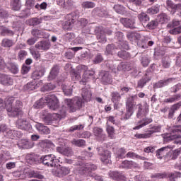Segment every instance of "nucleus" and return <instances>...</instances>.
Here are the masks:
<instances>
[{
  "label": "nucleus",
  "instance_id": "58836bf2",
  "mask_svg": "<svg viewBox=\"0 0 181 181\" xmlns=\"http://www.w3.org/2000/svg\"><path fill=\"white\" fill-rule=\"evenodd\" d=\"M160 9V6H159V4H156L147 9V13H148L149 15H156V13H159Z\"/></svg>",
  "mask_w": 181,
  "mask_h": 181
},
{
  "label": "nucleus",
  "instance_id": "0eeeda50",
  "mask_svg": "<svg viewBox=\"0 0 181 181\" xmlns=\"http://www.w3.org/2000/svg\"><path fill=\"white\" fill-rule=\"evenodd\" d=\"M135 98H137L136 95L127 98V100L126 102L127 112L124 117V119H129L132 114H134V109L136 105V103H135Z\"/></svg>",
  "mask_w": 181,
  "mask_h": 181
},
{
  "label": "nucleus",
  "instance_id": "f704fd0d",
  "mask_svg": "<svg viewBox=\"0 0 181 181\" xmlns=\"http://www.w3.org/2000/svg\"><path fill=\"white\" fill-rule=\"evenodd\" d=\"M57 176H66L70 173V169L69 167H61L57 170Z\"/></svg>",
  "mask_w": 181,
  "mask_h": 181
},
{
  "label": "nucleus",
  "instance_id": "72a5a7b5",
  "mask_svg": "<svg viewBox=\"0 0 181 181\" xmlns=\"http://www.w3.org/2000/svg\"><path fill=\"white\" fill-rule=\"evenodd\" d=\"M93 134L95 136H97L100 139H104L105 138V134H104L103 129L100 127H95L93 129Z\"/></svg>",
  "mask_w": 181,
  "mask_h": 181
},
{
  "label": "nucleus",
  "instance_id": "a19ab883",
  "mask_svg": "<svg viewBox=\"0 0 181 181\" xmlns=\"http://www.w3.org/2000/svg\"><path fill=\"white\" fill-rule=\"evenodd\" d=\"M43 76H45V70H36L33 73L32 78H33V80H39V78H41Z\"/></svg>",
  "mask_w": 181,
  "mask_h": 181
},
{
  "label": "nucleus",
  "instance_id": "338daca9",
  "mask_svg": "<svg viewBox=\"0 0 181 181\" xmlns=\"http://www.w3.org/2000/svg\"><path fill=\"white\" fill-rule=\"evenodd\" d=\"M97 39L100 43H105V42H107V37H105V34H104L103 32L98 34Z\"/></svg>",
  "mask_w": 181,
  "mask_h": 181
},
{
  "label": "nucleus",
  "instance_id": "052dcab7",
  "mask_svg": "<svg viewBox=\"0 0 181 181\" xmlns=\"http://www.w3.org/2000/svg\"><path fill=\"white\" fill-rule=\"evenodd\" d=\"M73 22H71L69 19H68V21H65L62 26H63V29H64L65 30H70V29H71L72 26H73Z\"/></svg>",
  "mask_w": 181,
  "mask_h": 181
},
{
  "label": "nucleus",
  "instance_id": "4c0bfd02",
  "mask_svg": "<svg viewBox=\"0 0 181 181\" xmlns=\"http://www.w3.org/2000/svg\"><path fill=\"white\" fill-rule=\"evenodd\" d=\"M15 45V42H13V40L8 39V38H4L1 40V46L2 47H12Z\"/></svg>",
  "mask_w": 181,
  "mask_h": 181
},
{
  "label": "nucleus",
  "instance_id": "1a4fd4ad",
  "mask_svg": "<svg viewBox=\"0 0 181 181\" xmlns=\"http://www.w3.org/2000/svg\"><path fill=\"white\" fill-rule=\"evenodd\" d=\"M56 156L53 154L42 156L39 158L40 163H43V165H45V166L54 168V166H56Z\"/></svg>",
  "mask_w": 181,
  "mask_h": 181
},
{
  "label": "nucleus",
  "instance_id": "5701e85b",
  "mask_svg": "<svg viewBox=\"0 0 181 181\" xmlns=\"http://www.w3.org/2000/svg\"><path fill=\"white\" fill-rule=\"evenodd\" d=\"M17 128L26 131L29 128V122L25 119H19L16 124Z\"/></svg>",
  "mask_w": 181,
  "mask_h": 181
},
{
  "label": "nucleus",
  "instance_id": "bb28decb",
  "mask_svg": "<svg viewBox=\"0 0 181 181\" xmlns=\"http://www.w3.org/2000/svg\"><path fill=\"white\" fill-rule=\"evenodd\" d=\"M109 176L114 180H125V176L117 171H110Z\"/></svg>",
  "mask_w": 181,
  "mask_h": 181
},
{
  "label": "nucleus",
  "instance_id": "a211bd4d",
  "mask_svg": "<svg viewBox=\"0 0 181 181\" xmlns=\"http://www.w3.org/2000/svg\"><path fill=\"white\" fill-rule=\"evenodd\" d=\"M137 107L139 108L137 112L138 118H139L141 115H146V114L149 112V105L146 103H145L143 106L141 104H139L137 105Z\"/></svg>",
  "mask_w": 181,
  "mask_h": 181
},
{
  "label": "nucleus",
  "instance_id": "7c9ffc66",
  "mask_svg": "<svg viewBox=\"0 0 181 181\" xmlns=\"http://www.w3.org/2000/svg\"><path fill=\"white\" fill-rule=\"evenodd\" d=\"M93 16H100L103 18L105 16L106 12L105 11L104 8L101 7H96L92 11Z\"/></svg>",
  "mask_w": 181,
  "mask_h": 181
},
{
  "label": "nucleus",
  "instance_id": "a18cd8bd",
  "mask_svg": "<svg viewBox=\"0 0 181 181\" xmlns=\"http://www.w3.org/2000/svg\"><path fill=\"white\" fill-rule=\"evenodd\" d=\"M119 168L122 169H131V168H134V162L124 160L119 165Z\"/></svg>",
  "mask_w": 181,
  "mask_h": 181
},
{
  "label": "nucleus",
  "instance_id": "2f4dec72",
  "mask_svg": "<svg viewBox=\"0 0 181 181\" xmlns=\"http://www.w3.org/2000/svg\"><path fill=\"white\" fill-rule=\"evenodd\" d=\"M180 108V104L177 103L171 106L168 112V119H172L175 117V112Z\"/></svg>",
  "mask_w": 181,
  "mask_h": 181
},
{
  "label": "nucleus",
  "instance_id": "49530a36",
  "mask_svg": "<svg viewBox=\"0 0 181 181\" xmlns=\"http://www.w3.org/2000/svg\"><path fill=\"white\" fill-rule=\"evenodd\" d=\"M71 144L72 145H75V146L83 148V146L86 145V141L83 139H73Z\"/></svg>",
  "mask_w": 181,
  "mask_h": 181
},
{
  "label": "nucleus",
  "instance_id": "79ce46f5",
  "mask_svg": "<svg viewBox=\"0 0 181 181\" xmlns=\"http://www.w3.org/2000/svg\"><path fill=\"white\" fill-rule=\"evenodd\" d=\"M96 170L97 165L94 164L87 163L85 165V171L88 172V176H90V174L93 175V173L92 172Z\"/></svg>",
  "mask_w": 181,
  "mask_h": 181
},
{
  "label": "nucleus",
  "instance_id": "9d476101",
  "mask_svg": "<svg viewBox=\"0 0 181 181\" xmlns=\"http://www.w3.org/2000/svg\"><path fill=\"white\" fill-rule=\"evenodd\" d=\"M0 83L6 87H9L13 84V79L9 75L0 74Z\"/></svg>",
  "mask_w": 181,
  "mask_h": 181
},
{
  "label": "nucleus",
  "instance_id": "e2e57ef3",
  "mask_svg": "<svg viewBox=\"0 0 181 181\" xmlns=\"http://www.w3.org/2000/svg\"><path fill=\"white\" fill-rule=\"evenodd\" d=\"M114 10L117 13H124L125 12V8L119 4L115 5Z\"/></svg>",
  "mask_w": 181,
  "mask_h": 181
},
{
  "label": "nucleus",
  "instance_id": "ea45409f",
  "mask_svg": "<svg viewBox=\"0 0 181 181\" xmlns=\"http://www.w3.org/2000/svg\"><path fill=\"white\" fill-rule=\"evenodd\" d=\"M172 63V59L170 56H165L162 59V66L164 69H169Z\"/></svg>",
  "mask_w": 181,
  "mask_h": 181
},
{
  "label": "nucleus",
  "instance_id": "cd10ccee",
  "mask_svg": "<svg viewBox=\"0 0 181 181\" xmlns=\"http://www.w3.org/2000/svg\"><path fill=\"white\" fill-rule=\"evenodd\" d=\"M0 35L1 36H13L15 33L12 30H9V28L1 25L0 26Z\"/></svg>",
  "mask_w": 181,
  "mask_h": 181
},
{
  "label": "nucleus",
  "instance_id": "b1692460",
  "mask_svg": "<svg viewBox=\"0 0 181 181\" xmlns=\"http://www.w3.org/2000/svg\"><path fill=\"white\" fill-rule=\"evenodd\" d=\"M101 81L103 84H111L112 83V78L110 76V73L104 71L101 74Z\"/></svg>",
  "mask_w": 181,
  "mask_h": 181
},
{
  "label": "nucleus",
  "instance_id": "c9c22d12",
  "mask_svg": "<svg viewBox=\"0 0 181 181\" xmlns=\"http://www.w3.org/2000/svg\"><path fill=\"white\" fill-rule=\"evenodd\" d=\"M31 33L33 36H35V37H40V38H43L45 37V30H39L37 28H34L32 31Z\"/></svg>",
  "mask_w": 181,
  "mask_h": 181
},
{
  "label": "nucleus",
  "instance_id": "f257e3e1",
  "mask_svg": "<svg viewBox=\"0 0 181 181\" xmlns=\"http://www.w3.org/2000/svg\"><path fill=\"white\" fill-rule=\"evenodd\" d=\"M7 111L10 117H22L23 112L21 109L23 107L22 101L16 100L15 98H9L6 101Z\"/></svg>",
  "mask_w": 181,
  "mask_h": 181
},
{
  "label": "nucleus",
  "instance_id": "6ab92c4d",
  "mask_svg": "<svg viewBox=\"0 0 181 181\" xmlns=\"http://www.w3.org/2000/svg\"><path fill=\"white\" fill-rule=\"evenodd\" d=\"M120 22L125 28L135 29V20L131 18H120Z\"/></svg>",
  "mask_w": 181,
  "mask_h": 181
},
{
  "label": "nucleus",
  "instance_id": "4be33fe9",
  "mask_svg": "<svg viewBox=\"0 0 181 181\" xmlns=\"http://www.w3.org/2000/svg\"><path fill=\"white\" fill-rule=\"evenodd\" d=\"M35 128L40 132V134H42L45 135H47L50 134V129L47 126L43 125L41 123H37L35 124Z\"/></svg>",
  "mask_w": 181,
  "mask_h": 181
},
{
  "label": "nucleus",
  "instance_id": "37998d69",
  "mask_svg": "<svg viewBox=\"0 0 181 181\" xmlns=\"http://www.w3.org/2000/svg\"><path fill=\"white\" fill-rule=\"evenodd\" d=\"M139 21L144 25L146 23V22H149V16L146 13H141L138 15Z\"/></svg>",
  "mask_w": 181,
  "mask_h": 181
},
{
  "label": "nucleus",
  "instance_id": "473e14b6",
  "mask_svg": "<svg viewBox=\"0 0 181 181\" xmlns=\"http://www.w3.org/2000/svg\"><path fill=\"white\" fill-rule=\"evenodd\" d=\"M59 70L58 66H54L48 76V80H54L59 76Z\"/></svg>",
  "mask_w": 181,
  "mask_h": 181
},
{
  "label": "nucleus",
  "instance_id": "680f3d73",
  "mask_svg": "<svg viewBox=\"0 0 181 181\" xmlns=\"http://www.w3.org/2000/svg\"><path fill=\"white\" fill-rule=\"evenodd\" d=\"M106 131L111 139L114 138V135L115 134V130L114 129L113 127L107 125Z\"/></svg>",
  "mask_w": 181,
  "mask_h": 181
},
{
  "label": "nucleus",
  "instance_id": "39448f33",
  "mask_svg": "<svg viewBox=\"0 0 181 181\" xmlns=\"http://www.w3.org/2000/svg\"><path fill=\"white\" fill-rule=\"evenodd\" d=\"M66 115H67V107L63 105L59 110V113L47 115L45 117L44 121L47 124H53V122H56V121H60L62 118H65Z\"/></svg>",
  "mask_w": 181,
  "mask_h": 181
},
{
  "label": "nucleus",
  "instance_id": "f03ea898",
  "mask_svg": "<svg viewBox=\"0 0 181 181\" xmlns=\"http://www.w3.org/2000/svg\"><path fill=\"white\" fill-rule=\"evenodd\" d=\"M45 104H47L49 110L56 111L60 107L59 99L54 95H47L36 101L34 104V108H42Z\"/></svg>",
  "mask_w": 181,
  "mask_h": 181
},
{
  "label": "nucleus",
  "instance_id": "c85d7f7f",
  "mask_svg": "<svg viewBox=\"0 0 181 181\" xmlns=\"http://www.w3.org/2000/svg\"><path fill=\"white\" fill-rule=\"evenodd\" d=\"M40 156L28 154L26 156V160L28 163H30V165H33L35 163H40Z\"/></svg>",
  "mask_w": 181,
  "mask_h": 181
},
{
  "label": "nucleus",
  "instance_id": "c03bdc74",
  "mask_svg": "<svg viewBox=\"0 0 181 181\" xmlns=\"http://www.w3.org/2000/svg\"><path fill=\"white\" fill-rule=\"evenodd\" d=\"M8 68L13 74H18L19 72V66L15 63L10 62L8 65Z\"/></svg>",
  "mask_w": 181,
  "mask_h": 181
},
{
  "label": "nucleus",
  "instance_id": "6e6d98bb",
  "mask_svg": "<svg viewBox=\"0 0 181 181\" xmlns=\"http://www.w3.org/2000/svg\"><path fill=\"white\" fill-rule=\"evenodd\" d=\"M71 79L73 81H76L80 80V78H81L80 72H76L74 70L71 71Z\"/></svg>",
  "mask_w": 181,
  "mask_h": 181
},
{
  "label": "nucleus",
  "instance_id": "4d7b16f0",
  "mask_svg": "<svg viewBox=\"0 0 181 181\" xmlns=\"http://www.w3.org/2000/svg\"><path fill=\"white\" fill-rule=\"evenodd\" d=\"M59 152L65 156H71L73 155V150L71 148H62Z\"/></svg>",
  "mask_w": 181,
  "mask_h": 181
},
{
  "label": "nucleus",
  "instance_id": "393cba45",
  "mask_svg": "<svg viewBox=\"0 0 181 181\" xmlns=\"http://www.w3.org/2000/svg\"><path fill=\"white\" fill-rule=\"evenodd\" d=\"M151 72H146V76L144 78H141L138 82V87L140 88H144V86L148 83V81H151Z\"/></svg>",
  "mask_w": 181,
  "mask_h": 181
},
{
  "label": "nucleus",
  "instance_id": "3c124183",
  "mask_svg": "<svg viewBox=\"0 0 181 181\" xmlns=\"http://www.w3.org/2000/svg\"><path fill=\"white\" fill-rule=\"evenodd\" d=\"M36 88H37V86H36L35 81L30 82L24 86V90H28V91L36 90Z\"/></svg>",
  "mask_w": 181,
  "mask_h": 181
},
{
  "label": "nucleus",
  "instance_id": "a878e982",
  "mask_svg": "<svg viewBox=\"0 0 181 181\" xmlns=\"http://www.w3.org/2000/svg\"><path fill=\"white\" fill-rule=\"evenodd\" d=\"M127 37L130 42H136L141 39V35L135 32H129L127 34Z\"/></svg>",
  "mask_w": 181,
  "mask_h": 181
},
{
  "label": "nucleus",
  "instance_id": "423d86ee",
  "mask_svg": "<svg viewBox=\"0 0 181 181\" xmlns=\"http://www.w3.org/2000/svg\"><path fill=\"white\" fill-rule=\"evenodd\" d=\"M170 134H163L165 141H173V139H181V125H174L170 128Z\"/></svg>",
  "mask_w": 181,
  "mask_h": 181
},
{
  "label": "nucleus",
  "instance_id": "09e8293b",
  "mask_svg": "<svg viewBox=\"0 0 181 181\" xmlns=\"http://www.w3.org/2000/svg\"><path fill=\"white\" fill-rule=\"evenodd\" d=\"M67 18L69 21L73 22H76L77 19H78V11H74L67 15Z\"/></svg>",
  "mask_w": 181,
  "mask_h": 181
},
{
  "label": "nucleus",
  "instance_id": "de8ad7c7",
  "mask_svg": "<svg viewBox=\"0 0 181 181\" xmlns=\"http://www.w3.org/2000/svg\"><path fill=\"white\" fill-rule=\"evenodd\" d=\"M28 23L30 25V26H37V25H40V23H42V18H31L28 21Z\"/></svg>",
  "mask_w": 181,
  "mask_h": 181
},
{
  "label": "nucleus",
  "instance_id": "f3484780",
  "mask_svg": "<svg viewBox=\"0 0 181 181\" xmlns=\"http://www.w3.org/2000/svg\"><path fill=\"white\" fill-rule=\"evenodd\" d=\"M166 8L168 11H170L171 9V11H170L171 15H175V13H176V11H177L179 8H181V4H173V1L170 0H167Z\"/></svg>",
  "mask_w": 181,
  "mask_h": 181
},
{
  "label": "nucleus",
  "instance_id": "603ef678",
  "mask_svg": "<svg viewBox=\"0 0 181 181\" xmlns=\"http://www.w3.org/2000/svg\"><path fill=\"white\" fill-rule=\"evenodd\" d=\"M111 97H112V101L115 104H117L118 101L121 100V95L118 92H112L111 93Z\"/></svg>",
  "mask_w": 181,
  "mask_h": 181
},
{
  "label": "nucleus",
  "instance_id": "7ed1b4c3",
  "mask_svg": "<svg viewBox=\"0 0 181 181\" xmlns=\"http://www.w3.org/2000/svg\"><path fill=\"white\" fill-rule=\"evenodd\" d=\"M64 107H67L66 110H69L70 112H76L83 107V100L78 97L73 99H65Z\"/></svg>",
  "mask_w": 181,
  "mask_h": 181
},
{
  "label": "nucleus",
  "instance_id": "aec40b11",
  "mask_svg": "<svg viewBox=\"0 0 181 181\" xmlns=\"http://www.w3.org/2000/svg\"><path fill=\"white\" fill-rule=\"evenodd\" d=\"M173 148V146H167L165 147H162L161 148L157 150L156 151V156L158 159H162V158L166 156V154L168 153V149Z\"/></svg>",
  "mask_w": 181,
  "mask_h": 181
},
{
  "label": "nucleus",
  "instance_id": "8fccbe9b",
  "mask_svg": "<svg viewBox=\"0 0 181 181\" xmlns=\"http://www.w3.org/2000/svg\"><path fill=\"white\" fill-rule=\"evenodd\" d=\"M115 52V46L114 45V44H110L107 45L106 51L105 52L107 56V54H114Z\"/></svg>",
  "mask_w": 181,
  "mask_h": 181
},
{
  "label": "nucleus",
  "instance_id": "69168bd1",
  "mask_svg": "<svg viewBox=\"0 0 181 181\" xmlns=\"http://www.w3.org/2000/svg\"><path fill=\"white\" fill-rule=\"evenodd\" d=\"M125 153H127V151L124 148H121L117 149V155L118 158L124 159L125 158Z\"/></svg>",
  "mask_w": 181,
  "mask_h": 181
},
{
  "label": "nucleus",
  "instance_id": "0e129e2a",
  "mask_svg": "<svg viewBox=\"0 0 181 181\" xmlns=\"http://www.w3.org/2000/svg\"><path fill=\"white\" fill-rule=\"evenodd\" d=\"M56 88V86L49 83H47L45 86H43L42 90L43 91H52V90H54Z\"/></svg>",
  "mask_w": 181,
  "mask_h": 181
},
{
  "label": "nucleus",
  "instance_id": "dca6fc26",
  "mask_svg": "<svg viewBox=\"0 0 181 181\" xmlns=\"http://www.w3.org/2000/svg\"><path fill=\"white\" fill-rule=\"evenodd\" d=\"M135 67V65L134 64H131L129 62H121L117 66V70L119 71H130V70H132Z\"/></svg>",
  "mask_w": 181,
  "mask_h": 181
},
{
  "label": "nucleus",
  "instance_id": "ddd939ff",
  "mask_svg": "<svg viewBox=\"0 0 181 181\" xmlns=\"http://www.w3.org/2000/svg\"><path fill=\"white\" fill-rule=\"evenodd\" d=\"M18 146L20 149H31L35 146V143L28 139H21L18 141Z\"/></svg>",
  "mask_w": 181,
  "mask_h": 181
},
{
  "label": "nucleus",
  "instance_id": "4468645a",
  "mask_svg": "<svg viewBox=\"0 0 181 181\" xmlns=\"http://www.w3.org/2000/svg\"><path fill=\"white\" fill-rule=\"evenodd\" d=\"M50 42L47 40H42L38 42L35 45V49H37L38 50H42V52H46L50 49Z\"/></svg>",
  "mask_w": 181,
  "mask_h": 181
},
{
  "label": "nucleus",
  "instance_id": "2eb2a0df",
  "mask_svg": "<svg viewBox=\"0 0 181 181\" xmlns=\"http://www.w3.org/2000/svg\"><path fill=\"white\" fill-rule=\"evenodd\" d=\"M40 146L44 151V152H49L54 148V144L49 140H44L40 142Z\"/></svg>",
  "mask_w": 181,
  "mask_h": 181
},
{
  "label": "nucleus",
  "instance_id": "f8f14e48",
  "mask_svg": "<svg viewBox=\"0 0 181 181\" xmlns=\"http://www.w3.org/2000/svg\"><path fill=\"white\" fill-rule=\"evenodd\" d=\"M160 130V127H154L147 133L136 134L134 136L137 139H146V138H151V136L152 135V134H155V132H159Z\"/></svg>",
  "mask_w": 181,
  "mask_h": 181
},
{
  "label": "nucleus",
  "instance_id": "5fc2aeb1",
  "mask_svg": "<svg viewBox=\"0 0 181 181\" xmlns=\"http://www.w3.org/2000/svg\"><path fill=\"white\" fill-rule=\"evenodd\" d=\"M81 6L83 8V9H90L95 7V3L91 1H84L81 4Z\"/></svg>",
  "mask_w": 181,
  "mask_h": 181
},
{
  "label": "nucleus",
  "instance_id": "c756f323",
  "mask_svg": "<svg viewBox=\"0 0 181 181\" xmlns=\"http://www.w3.org/2000/svg\"><path fill=\"white\" fill-rule=\"evenodd\" d=\"M157 20L162 25H163L165 23H168V22L170 21V17H169V16H168V14L165 13H160V14L158 15Z\"/></svg>",
  "mask_w": 181,
  "mask_h": 181
},
{
  "label": "nucleus",
  "instance_id": "6e6552de",
  "mask_svg": "<svg viewBox=\"0 0 181 181\" xmlns=\"http://www.w3.org/2000/svg\"><path fill=\"white\" fill-rule=\"evenodd\" d=\"M78 71H83V73L82 81H80L81 84L86 85V83H87V81H88L90 78H91V77H93V76L95 74V72H94V71L88 70V67H87V66L86 65L79 66L78 67Z\"/></svg>",
  "mask_w": 181,
  "mask_h": 181
},
{
  "label": "nucleus",
  "instance_id": "412c9836",
  "mask_svg": "<svg viewBox=\"0 0 181 181\" xmlns=\"http://www.w3.org/2000/svg\"><path fill=\"white\" fill-rule=\"evenodd\" d=\"M175 81V78H169L168 79L160 80L158 83H155V88H162L165 86H169L172 81Z\"/></svg>",
  "mask_w": 181,
  "mask_h": 181
},
{
  "label": "nucleus",
  "instance_id": "9b49d317",
  "mask_svg": "<svg viewBox=\"0 0 181 181\" xmlns=\"http://www.w3.org/2000/svg\"><path fill=\"white\" fill-rule=\"evenodd\" d=\"M98 151L100 156V160L103 162V163H110V159H111V152L106 150L101 153V151H103L102 148H98Z\"/></svg>",
  "mask_w": 181,
  "mask_h": 181
},
{
  "label": "nucleus",
  "instance_id": "bf43d9fd",
  "mask_svg": "<svg viewBox=\"0 0 181 181\" xmlns=\"http://www.w3.org/2000/svg\"><path fill=\"white\" fill-rule=\"evenodd\" d=\"M11 5L13 11H19L21 9V0H13Z\"/></svg>",
  "mask_w": 181,
  "mask_h": 181
},
{
  "label": "nucleus",
  "instance_id": "e433bc0d",
  "mask_svg": "<svg viewBox=\"0 0 181 181\" xmlns=\"http://www.w3.org/2000/svg\"><path fill=\"white\" fill-rule=\"evenodd\" d=\"M81 95L85 101H90L91 100V92L86 88L82 89Z\"/></svg>",
  "mask_w": 181,
  "mask_h": 181
},
{
  "label": "nucleus",
  "instance_id": "20e7f679",
  "mask_svg": "<svg viewBox=\"0 0 181 181\" xmlns=\"http://www.w3.org/2000/svg\"><path fill=\"white\" fill-rule=\"evenodd\" d=\"M66 115H67V107L63 105L59 110V113L47 115L45 117L44 121L47 124H53V122H56V121H60L62 118H65Z\"/></svg>",
  "mask_w": 181,
  "mask_h": 181
},
{
  "label": "nucleus",
  "instance_id": "774afa93",
  "mask_svg": "<svg viewBox=\"0 0 181 181\" xmlns=\"http://www.w3.org/2000/svg\"><path fill=\"white\" fill-rule=\"evenodd\" d=\"M103 60L104 58L103 57V55H101V54H98L93 59V63L95 64H98L100 63H102Z\"/></svg>",
  "mask_w": 181,
  "mask_h": 181
},
{
  "label": "nucleus",
  "instance_id": "864d4df0",
  "mask_svg": "<svg viewBox=\"0 0 181 181\" xmlns=\"http://www.w3.org/2000/svg\"><path fill=\"white\" fill-rule=\"evenodd\" d=\"M62 88L65 95H71L73 93V89H71V87L67 86L66 85H62Z\"/></svg>",
  "mask_w": 181,
  "mask_h": 181
},
{
  "label": "nucleus",
  "instance_id": "13d9d810",
  "mask_svg": "<svg viewBox=\"0 0 181 181\" xmlns=\"http://www.w3.org/2000/svg\"><path fill=\"white\" fill-rule=\"evenodd\" d=\"M180 97H181L180 95H175L172 98L165 99L164 103H175V101H179V100H180Z\"/></svg>",
  "mask_w": 181,
  "mask_h": 181
}]
</instances>
